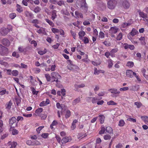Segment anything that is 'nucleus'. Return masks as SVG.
I'll return each mask as SVG.
<instances>
[{"mask_svg": "<svg viewBox=\"0 0 148 148\" xmlns=\"http://www.w3.org/2000/svg\"><path fill=\"white\" fill-rule=\"evenodd\" d=\"M16 13H12L9 14V16L11 19H13L16 16Z\"/></svg>", "mask_w": 148, "mask_h": 148, "instance_id": "nucleus-46", "label": "nucleus"}, {"mask_svg": "<svg viewBox=\"0 0 148 148\" xmlns=\"http://www.w3.org/2000/svg\"><path fill=\"white\" fill-rule=\"evenodd\" d=\"M107 104L108 105H116L117 104L113 101L111 100L108 102Z\"/></svg>", "mask_w": 148, "mask_h": 148, "instance_id": "nucleus-40", "label": "nucleus"}, {"mask_svg": "<svg viewBox=\"0 0 148 148\" xmlns=\"http://www.w3.org/2000/svg\"><path fill=\"white\" fill-rule=\"evenodd\" d=\"M103 44L107 47L110 46L111 45V44L109 41L106 40L103 42Z\"/></svg>", "mask_w": 148, "mask_h": 148, "instance_id": "nucleus-51", "label": "nucleus"}, {"mask_svg": "<svg viewBox=\"0 0 148 148\" xmlns=\"http://www.w3.org/2000/svg\"><path fill=\"white\" fill-rule=\"evenodd\" d=\"M44 127V126H40L36 129V130L38 133H40V131Z\"/></svg>", "mask_w": 148, "mask_h": 148, "instance_id": "nucleus-55", "label": "nucleus"}, {"mask_svg": "<svg viewBox=\"0 0 148 148\" xmlns=\"http://www.w3.org/2000/svg\"><path fill=\"white\" fill-rule=\"evenodd\" d=\"M12 104L11 100L8 103L6 104V108L8 109H10L11 108V106Z\"/></svg>", "mask_w": 148, "mask_h": 148, "instance_id": "nucleus-32", "label": "nucleus"}, {"mask_svg": "<svg viewBox=\"0 0 148 148\" xmlns=\"http://www.w3.org/2000/svg\"><path fill=\"white\" fill-rule=\"evenodd\" d=\"M122 33H120L117 35L116 39L118 40H120L122 39Z\"/></svg>", "mask_w": 148, "mask_h": 148, "instance_id": "nucleus-42", "label": "nucleus"}, {"mask_svg": "<svg viewBox=\"0 0 148 148\" xmlns=\"http://www.w3.org/2000/svg\"><path fill=\"white\" fill-rule=\"evenodd\" d=\"M5 70L7 71L6 73L7 74L9 75H11L12 74V71L11 70L7 69H4V71H5Z\"/></svg>", "mask_w": 148, "mask_h": 148, "instance_id": "nucleus-63", "label": "nucleus"}, {"mask_svg": "<svg viewBox=\"0 0 148 148\" xmlns=\"http://www.w3.org/2000/svg\"><path fill=\"white\" fill-rule=\"evenodd\" d=\"M45 76L46 77L47 80L48 82H49L51 80V76L49 74H45Z\"/></svg>", "mask_w": 148, "mask_h": 148, "instance_id": "nucleus-50", "label": "nucleus"}, {"mask_svg": "<svg viewBox=\"0 0 148 148\" xmlns=\"http://www.w3.org/2000/svg\"><path fill=\"white\" fill-rule=\"evenodd\" d=\"M12 29L11 27L8 28L3 27L0 30V33L2 36H5L6 35L8 34L12 31Z\"/></svg>", "mask_w": 148, "mask_h": 148, "instance_id": "nucleus-1", "label": "nucleus"}, {"mask_svg": "<svg viewBox=\"0 0 148 148\" xmlns=\"http://www.w3.org/2000/svg\"><path fill=\"white\" fill-rule=\"evenodd\" d=\"M75 14L76 16L75 17L76 18L79 17H80L81 18H83L82 14L79 12L78 11H75Z\"/></svg>", "mask_w": 148, "mask_h": 148, "instance_id": "nucleus-26", "label": "nucleus"}, {"mask_svg": "<svg viewBox=\"0 0 148 148\" xmlns=\"http://www.w3.org/2000/svg\"><path fill=\"white\" fill-rule=\"evenodd\" d=\"M47 52V50L46 49H45L43 51H38V54L42 55L45 54Z\"/></svg>", "mask_w": 148, "mask_h": 148, "instance_id": "nucleus-36", "label": "nucleus"}, {"mask_svg": "<svg viewBox=\"0 0 148 148\" xmlns=\"http://www.w3.org/2000/svg\"><path fill=\"white\" fill-rule=\"evenodd\" d=\"M25 14L27 17L30 18H33V15L32 14L28 12H25Z\"/></svg>", "mask_w": 148, "mask_h": 148, "instance_id": "nucleus-45", "label": "nucleus"}, {"mask_svg": "<svg viewBox=\"0 0 148 148\" xmlns=\"http://www.w3.org/2000/svg\"><path fill=\"white\" fill-rule=\"evenodd\" d=\"M51 75L52 78L54 79H60L61 77V76L58 73L56 72L51 73Z\"/></svg>", "mask_w": 148, "mask_h": 148, "instance_id": "nucleus-8", "label": "nucleus"}, {"mask_svg": "<svg viewBox=\"0 0 148 148\" xmlns=\"http://www.w3.org/2000/svg\"><path fill=\"white\" fill-rule=\"evenodd\" d=\"M40 144V142L37 140L32 141V146H36Z\"/></svg>", "mask_w": 148, "mask_h": 148, "instance_id": "nucleus-28", "label": "nucleus"}, {"mask_svg": "<svg viewBox=\"0 0 148 148\" xmlns=\"http://www.w3.org/2000/svg\"><path fill=\"white\" fill-rule=\"evenodd\" d=\"M116 3V0H109L107 3L108 7L109 9H113L115 8Z\"/></svg>", "mask_w": 148, "mask_h": 148, "instance_id": "nucleus-2", "label": "nucleus"}, {"mask_svg": "<svg viewBox=\"0 0 148 148\" xmlns=\"http://www.w3.org/2000/svg\"><path fill=\"white\" fill-rule=\"evenodd\" d=\"M85 85L84 84H75L74 85L75 87V90L77 91V90L78 88H82L85 86Z\"/></svg>", "mask_w": 148, "mask_h": 148, "instance_id": "nucleus-20", "label": "nucleus"}, {"mask_svg": "<svg viewBox=\"0 0 148 148\" xmlns=\"http://www.w3.org/2000/svg\"><path fill=\"white\" fill-rule=\"evenodd\" d=\"M134 63L132 62H128L127 63L126 66L130 68H132L134 66Z\"/></svg>", "mask_w": 148, "mask_h": 148, "instance_id": "nucleus-35", "label": "nucleus"}, {"mask_svg": "<svg viewBox=\"0 0 148 148\" xmlns=\"http://www.w3.org/2000/svg\"><path fill=\"white\" fill-rule=\"evenodd\" d=\"M108 91L110 92L111 93L113 94H119L120 93V91L114 88L110 89H109Z\"/></svg>", "mask_w": 148, "mask_h": 148, "instance_id": "nucleus-15", "label": "nucleus"}, {"mask_svg": "<svg viewBox=\"0 0 148 148\" xmlns=\"http://www.w3.org/2000/svg\"><path fill=\"white\" fill-rule=\"evenodd\" d=\"M103 138L105 140H110L111 138V136L110 135H106L103 136Z\"/></svg>", "mask_w": 148, "mask_h": 148, "instance_id": "nucleus-53", "label": "nucleus"}, {"mask_svg": "<svg viewBox=\"0 0 148 148\" xmlns=\"http://www.w3.org/2000/svg\"><path fill=\"white\" fill-rule=\"evenodd\" d=\"M101 142V140L99 138H98L96 140V145H99Z\"/></svg>", "mask_w": 148, "mask_h": 148, "instance_id": "nucleus-60", "label": "nucleus"}, {"mask_svg": "<svg viewBox=\"0 0 148 148\" xmlns=\"http://www.w3.org/2000/svg\"><path fill=\"white\" fill-rule=\"evenodd\" d=\"M12 75L16 77L18 75V72L16 70H14L12 71Z\"/></svg>", "mask_w": 148, "mask_h": 148, "instance_id": "nucleus-38", "label": "nucleus"}, {"mask_svg": "<svg viewBox=\"0 0 148 148\" xmlns=\"http://www.w3.org/2000/svg\"><path fill=\"white\" fill-rule=\"evenodd\" d=\"M141 118L145 123L147 124L148 123V117L147 116H141Z\"/></svg>", "mask_w": 148, "mask_h": 148, "instance_id": "nucleus-27", "label": "nucleus"}, {"mask_svg": "<svg viewBox=\"0 0 148 148\" xmlns=\"http://www.w3.org/2000/svg\"><path fill=\"white\" fill-rule=\"evenodd\" d=\"M140 16L144 19V20L148 22V17L147 14L143 12H140L139 13Z\"/></svg>", "mask_w": 148, "mask_h": 148, "instance_id": "nucleus-9", "label": "nucleus"}, {"mask_svg": "<svg viewBox=\"0 0 148 148\" xmlns=\"http://www.w3.org/2000/svg\"><path fill=\"white\" fill-rule=\"evenodd\" d=\"M58 124V122L56 120H54L52 122L50 126V127L51 129L53 128V126H55Z\"/></svg>", "mask_w": 148, "mask_h": 148, "instance_id": "nucleus-37", "label": "nucleus"}, {"mask_svg": "<svg viewBox=\"0 0 148 148\" xmlns=\"http://www.w3.org/2000/svg\"><path fill=\"white\" fill-rule=\"evenodd\" d=\"M16 119L14 117H13L9 119V125L11 128H14L16 126L18 122L16 123Z\"/></svg>", "mask_w": 148, "mask_h": 148, "instance_id": "nucleus-3", "label": "nucleus"}, {"mask_svg": "<svg viewBox=\"0 0 148 148\" xmlns=\"http://www.w3.org/2000/svg\"><path fill=\"white\" fill-rule=\"evenodd\" d=\"M71 33L73 36V38L75 39L76 38V34L75 32L73 31L72 30H71Z\"/></svg>", "mask_w": 148, "mask_h": 148, "instance_id": "nucleus-62", "label": "nucleus"}, {"mask_svg": "<svg viewBox=\"0 0 148 148\" xmlns=\"http://www.w3.org/2000/svg\"><path fill=\"white\" fill-rule=\"evenodd\" d=\"M72 139L70 137H65L62 138L61 140V142L62 144H65L68 142L71 141Z\"/></svg>", "mask_w": 148, "mask_h": 148, "instance_id": "nucleus-10", "label": "nucleus"}, {"mask_svg": "<svg viewBox=\"0 0 148 148\" xmlns=\"http://www.w3.org/2000/svg\"><path fill=\"white\" fill-rule=\"evenodd\" d=\"M105 130V128L104 127H101L100 130L99 132V134H103Z\"/></svg>", "mask_w": 148, "mask_h": 148, "instance_id": "nucleus-48", "label": "nucleus"}, {"mask_svg": "<svg viewBox=\"0 0 148 148\" xmlns=\"http://www.w3.org/2000/svg\"><path fill=\"white\" fill-rule=\"evenodd\" d=\"M107 62L108 67L109 68H112L113 65V61L111 59H110L107 60Z\"/></svg>", "mask_w": 148, "mask_h": 148, "instance_id": "nucleus-19", "label": "nucleus"}, {"mask_svg": "<svg viewBox=\"0 0 148 148\" xmlns=\"http://www.w3.org/2000/svg\"><path fill=\"white\" fill-rule=\"evenodd\" d=\"M126 75L128 77L130 78H132L133 77V75H136V73L133 72L132 70H127L126 72Z\"/></svg>", "mask_w": 148, "mask_h": 148, "instance_id": "nucleus-7", "label": "nucleus"}, {"mask_svg": "<svg viewBox=\"0 0 148 148\" xmlns=\"http://www.w3.org/2000/svg\"><path fill=\"white\" fill-rule=\"evenodd\" d=\"M129 90V88L128 87H124L121 88L120 89V90L121 91H123L127 90Z\"/></svg>", "mask_w": 148, "mask_h": 148, "instance_id": "nucleus-59", "label": "nucleus"}, {"mask_svg": "<svg viewBox=\"0 0 148 148\" xmlns=\"http://www.w3.org/2000/svg\"><path fill=\"white\" fill-rule=\"evenodd\" d=\"M118 28L116 27H111L110 30V32L112 34H115L118 31Z\"/></svg>", "mask_w": 148, "mask_h": 148, "instance_id": "nucleus-16", "label": "nucleus"}, {"mask_svg": "<svg viewBox=\"0 0 148 148\" xmlns=\"http://www.w3.org/2000/svg\"><path fill=\"white\" fill-rule=\"evenodd\" d=\"M12 56L15 57L16 58H18L19 57V55L18 53H17L16 52H14L12 53Z\"/></svg>", "mask_w": 148, "mask_h": 148, "instance_id": "nucleus-54", "label": "nucleus"}, {"mask_svg": "<svg viewBox=\"0 0 148 148\" xmlns=\"http://www.w3.org/2000/svg\"><path fill=\"white\" fill-rule=\"evenodd\" d=\"M118 51V49L117 48H115L112 49L110 51V53H116Z\"/></svg>", "mask_w": 148, "mask_h": 148, "instance_id": "nucleus-58", "label": "nucleus"}, {"mask_svg": "<svg viewBox=\"0 0 148 148\" xmlns=\"http://www.w3.org/2000/svg\"><path fill=\"white\" fill-rule=\"evenodd\" d=\"M0 64L1 65L4 66L5 67H8V64L6 62L3 61V60H0Z\"/></svg>", "mask_w": 148, "mask_h": 148, "instance_id": "nucleus-31", "label": "nucleus"}, {"mask_svg": "<svg viewBox=\"0 0 148 148\" xmlns=\"http://www.w3.org/2000/svg\"><path fill=\"white\" fill-rule=\"evenodd\" d=\"M122 6L125 9H128L130 6V3L126 0L123 1L122 3Z\"/></svg>", "mask_w": 148, "mask_h": 148, "instance_id": "nucleus-11", "label": "nucleus"}, {"mask_svg": "<svg viewBox=\"0 0 148 148\" xmlns=\"http://www.w3.org/2000/svg\"><path fill=\"white\" fill-rule=\"evenodd\" d=\"M125 123L123 120H121L119 122L118 125L120 127L123 126L125 124Z\"/></svg>", "mask_w": 148, "mask_h": 148, "instance_id": "nucleus-41", "label": "nucleus"}, {"mask_svg": "<svg viewBox=\"0 0 148 148\" xmlns=\"http://www.w3.org/2000/svg\"><path fill=\"white\" fill-rule=\"evenodd\" d=\"M2 43L5 46L8 47L10 44V41L6 38H3L2 40Z\"/></svg>", "mask_w": 148, "mask_h": 148, "instance_id": "nucleus-13", "label": "nucleus"}, {"mask_svg": "<svg viewBox=\"0 0 148 148\" xmlns=\"http://www.w3.org/2000/svg\"><path fill=\"white\" fill-rule=\"evenodd\" d=\"M52 32L54 33H58L59 32V30L56 28H52L51 29Z\"/></svg>", "mask_w": 148, "mask_h": 148, "instance_id": "nucleus-52", "label": "nucleus"}, {"mask_svg": "<svg viewBox=\"0 0 148 148\" xmlns=\"http://www.w3.org/2000/svg\"><path fill=\"white\" fill-rule=\"evenodd\" d=\"M139 40L140 41L142 44H143L145 42V38L144 36H141L139 39Z\"/></svg>", "mask_w": 148, "mask_h": 148, "instance_id": "nucleus-47", "label": "nucleus"}, {"mask_svg": "<svg viewBox=\"0 0 148 148\" xmlns=\"http://www.w3.org/2000/svg\"><path fill=\"white\" fill-rule=\"evenodd\" d=\"M2 45H0V55L3 56H7L8 53V50L6 49L2 50Z\"/></svg>", "mask_w": 148, "mask_h": 148, "instance_id": "nucleus-6", "label": "nucleus"}, {"mask_svg": "<svg viewBox=\"0 0 148 148\" xmlns=\"http://www.w3.org/2000/svg\"><path fill=\"white\" fill-rule=\"evenodd\" d=\"M41 10V9L40 7L38 6H37L35 7L33 10V11L36 13H38Z\"/></svg>", "mask_w": 148, "mask_h": 148, "instance_id": "nucleus-39", "label": "nucleus"}, {"mask_svg": "<svg viewBox=\"0 0 148 148\" xmlns=\"http://www.w3.org/2000/svg\"><path fill=\"white\" fill-rule=\"evenodd\" d=\"M134 105H136L138 108H139L142 106V103L140 102H136L134 103Z\"/></svg>", "mask_w": 148, "mask_h": 148, "instance_id": "nucleus-43", "label": "nucleus"}, {"mask_svg": "<svg viewBox=\"0 0 148 148\" xmlns=\"http://www.w3.org/2000/svg\"><path fill=\"white\" fill-rule=\"evenodd\" d=\"M49 135L48 133H44L42 134L41 136L44 138H47Z\"/></svg>", "mask_w": 148, "mask_h": 148, "instance_id": "nucleus-64", "label": "nucleus"}, {"mask_svg": "<svg viewBox=\"0 0 148 148\" xmlns=\"http://www.w3.org/2000/svg\"><path fill=\"white\" fill-rule=\"evenodd\" d=\"M7 93V94H8V92H6V89L2 90L0 91V95H3Z\"/></svg>", "mask_w": 148, "mask_h": 148, "instance_id": "nucleus-56", "label": "nucleus"}, {"mask_svg": "<svg viewBox=\"0 0 148 148\" xmlns=\"http://www.w3.org/2000/svg\"><path fill=\"white\" fill-rule=\"evenodd\" d=\"M7 144L10 146V148H15L17 144V143L14 141L9 142Z\"/></svg>", "mask_w": 148, "mask_h": 148, "instance_id": "nucleus-14", "label": "nucleus"}, {"mask_svg": "<svg viewBox=\"0 0 148 148\" xmlns=\"http://www.w3.org/2000/svg\"><path fill=\"white\" fill-rule=\"evenodd\" d=\"M85 33L84 32L81 31L79 32L78 34L79 38L82 39L84 36L85 35Z\"/></svg>", "mask_w": 148, "mask_h": 148, "instance_id": "nucleus-29", "label": "nucleus"}, {"mask_svg": "<svg viewBox=\"0 0 148 148\" xmlns=\"http://www.w3.org/2000/svg\"><path fill=\"white\" fill-rule=\"evenodd\" d=\"M16 10L19 12L21 13L23 11V10L22 7L18 4L16 5Z\"/></svg>", "mask_w": 148, "mask_h": 148, "instance_id": "nucleus-25", "label": "nucleus"}, {"mask_svg": "<svg viewBox=\"0 0 148 148\" xmlns=\"http://www.w3.org/2000/svg\"><path fill=\"white\" fill-rule=\"evenodd\" d=\"M36 31L39 34H42L44 35H47V33L45 31V29L42 27H40L39 29L37 30Z\"/></svg>", "mask_w": 148, "mask_h": 148, "instance_id": "nucleus-12", "label": "nucleus"}, {"mask_svg": "<svg viewBox=\"0 0 148 148\" xmlns=\"http://www.w3.org/2000/svg\"><path fill=\"white\" fill-rule=\"evenodd\" d=\"M31 89L32 94L34 95H37L39 91H36L34 87H32Z\"/></svg>", "mask_w": 148, "mask_h": 148, "instance_id": "nucleus-49", "label": "nucleus"}, {"mask_svg": "<svg viewBox=\"0 0 148 148\" xmlns=\"http://www.w3.org/2000/svg\"><path fill=\"white\" fill-rule=\"evenodd\" d=\"M132 24L131 23H122L121 25V26L123 28H126L127 27L130 26Z\"/></svg>", "mask_w": 148, "mask_h": 148, "instance_id": "nucleus-34", "label": "nucleus"}, {"mask_svg": "<svg viewBox=\"0 0 148 148\" xmlns=\"http://www.w3.org/2000/svg\"><path fill=\"white\" fill-rule=\"evenodd\" d=\"M138 33V31L135 28H133L132 29L131 31L129 33L127 36L128 38L130 40H131L132 39V37L131 36H133L136 35Z\"/></svg>", "mask_w": 148, "mask_h": 148, "instance_id": "nucleus-4", "label": "nucleus"}, {"mask_svg": "<svg viewBox=\"0 0 148 148\" xmlns=\"http://www.w3.org/2000/svg\"><path fill=\"white\" fill-rule=\"evenodd\" d=\"M56 13L57 11L56 10H53L52 11L51 18L53 20H54L57 17Z\"/></svg>", "mask_w": 148, "mask_h": 148, "instance_id": "nucleus-21", "label": "nucleus"}, {"mask_svg": "<svg viewBox=\"0 0 148 148\" xmlns=\"http://www.w3.org/2000/svg\"><path fill=\"white\" fill-rule=\"evenodd\" d=\"M99 120L101 123L102 124L104 123L105 117L103 115H99Z\"/></svg>", "mask_w": 148, "mask_h": 148, "instance_id": "nucleus-22", "label": "nucleus"}, {"mask_svg": "<svg viewBox=\"0 0 148 148\" xmlns=\"http://www.w3.org/2000/svg\"><path fill=\"white\" fill-rule=\"evenodd\" d=\"M80 101V98L78 97L73 101L72 102V104L73 105H75L76 104L78 103Z\"/></svg>", "mask_w": 148, "mask_h": 148, "instance_id": "nucleus-30", "label": "nucleus"}, {"mask_svg": "<svg viewBox=\"0 0 148 148\" xmlns=\"http://www.w3.org/2000/svg\"><path fill=\"white\" fill-rule=\"evenodd\" d=\"M42 111H43L42 108H38V109H37L36 110V111H35V112L36 113L37 115L40 116V115L41 114V112H42Z\"/></svg>", "mask_w": 148, "mask_h": 148, "instance_id": "nucleus-23", "label": "nucleus"}, {"mask_svg": "<svg viewBox=\"0 0 148 148\" xmlns=\"http://www.w3.org/2000/svg\"><path fill=\"white\" fill-rule=\"evenodd\" d=\"M56 138L58 143H61V138L60 137V136H59L56 135Z\"/></svg>", "mask_w": 148, "mask_h": 148, "instance_id": "nucleus-61", "label": "nucleus"}, {"mask_svg": "<svg viewBox=\"0 0 148 148\" xmlns=\"http://www.w3.org/2000/svg\"><path fill=\"white\" fill-rule=\"evenodd\" d=\"M29 22L34 23V24H38L39 23L38 20L36 19L33 20Z\"/></svg>", "mask_w": 148, "mask_h": 148, "instance_id": "nucleus-57", "label": "nucleus"}, {"mask_svg": "<svg viewBox=\"0 0 148 148\" xmlns=\"http://www.w3.org/2000/svg\"><path fill=\"white\" fill-rule=\"evenodd\" d=\"M71 112L69 110H67L66 111V114L65 115V118L68 119L71 116Z\"/></svg>", "mask_w": 148, "mask_h": 148, "instance_id": "nucleus-44", "label": "nucleus"}, {"mask_svg": "<svg viewBox=\"0 0 148 148\" xmlns=\"http://www.w3.org/2000/svg\"><path fill=\"white\" fill-rule=\"evenodd\" d=\"M45 20L52 27H53L54 26V23L51 20H49L48 19H46Z\"/></svg>", "mask_w": 148, "mask_h": 148, "instance_id": "nucleus-33", "label": "nucleus"}, {"mask_svg": "<svg viewBox=\"0 0 148 148\" xmlns=\"http://www.w3.org/2000/svg\"><path fill=\"white\" fill-rule=\"evenodd\" d=\"M78 121L76 119L73 121L71 126V128L72 130H74L76 128L75 124Z\"/></svg>", "mask_w": 148, "mask_h": 148, "instance_id": "nucleus-24", "label": "nucleus"}, {"mask_svg": "<svg viewBox=\"0 0 148 148\" xmlns=\"http://www.w3.org/2000/svg\"><path fill=\"white\" fill-rule=\"evenodd\" d=\"M105 71L103 70H98L97 68H95L94 70V73L95 74L98 75L101 73H104Z\"/></svg>", "mask_w": 148, "mask_h": 148, "instance_id": "nucleus-17", "label": "nucleus"}, {"mask_svg": "<svg viewBox=\"0 0 148 148\" xmlns=\"http://www.w3.org/2000/svg\"><path fill=\"white\" fill-rule=\"evenodd\" d=\"M76 3L80 7H86V2L85 0H75Z\"/></svg>", "mask_w": 148, "mask_h": 148, "instance_id": "nucleus-5", "label": "nucleus"}, {"mask_svg": "<svg viewBox=\"0 0 148 148\" xmlns=\"http://www.w3.org/2000/svg\"><path fill=\"white\" fill-rule=\"evenodd\" d=\"M105 130L108 133L110 134H113V130L111 127L110 126L107 127H106Z\"/></svg>", "mask_w": 148, "mask_h": 148, "instance_id": "nucleus-18", "label": "nucleus"}]
</instances>
